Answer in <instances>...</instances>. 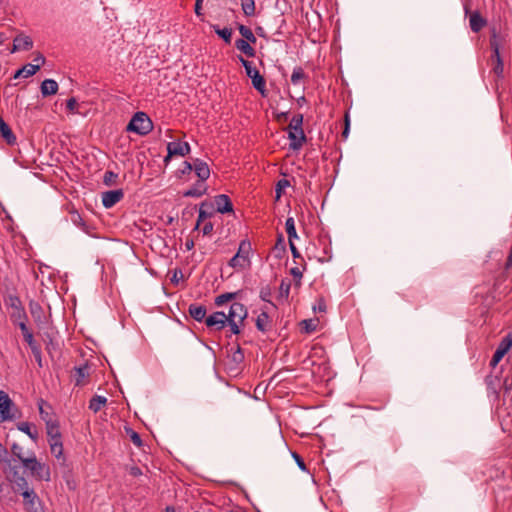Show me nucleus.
I'll list each match as a JSON object with an SVG mask.
<instances>
[{"label":"nucleus","instance_id":"nucleus-38","mask_svg":"<svg viewBox=\"0 0 512 512\" xmlns=\"http://www.w3.org/2000/svg\"><path fill=\"white\" fill-rule=\"evenodd\" d=\"M302 124H303V115L302 114H296V115H294L292 117V119H291V121L289 123L288 129L303 130Z\"/></svg>","mask_w":512,"mask_h":512},{"label":"nucleus","instance_id":"nucleus-34","mask_svg":"<svg viewBox=\"0 0 512 512\" xmlns=\"http://www.w3.org/2000/svg\"><path fill=\"white\" fill-rule=\"evenodd\" d=\"M286 233L288 235L289 242L293 241L294 238H297V232L295 228V221L293 217H288L285 222Z\"/></svg>","mask_w":512,"mask_h":512},{"label":"nucleus","instance_id":"nucleus-16","mask_svg":"<svg viewBox=\"0 0 512 512\" xmlns=\"http://www.w3.org/2000/svg\"><path fill=\"white\" fill-rule=\"evenodd\" d=\"M29 311L34 321L38 325L45 324L46 316L41 305L36 301H30L29 303Z\"/></svg>","mask_w":512,"mask_h":512},{"label":"nucleus","instance_id":"nucleus-35","mask_svg":"<svg viewBox=\"0 0 512 512\" xmlns=\"http://www.w3.org/2000/svg\"><path fill=\"white\" fill-rule=\"evenodd\" d=\"M512 347V331L507 333V335L501 340L500 344L497 347V351L506 354Z\"/></svg>","mask_w":512,"mask_h":512},{"label":"nucleus","instance_id":"nucleus-51","mask_svg":"<svg viewBox=\"0 0 512 512\" xmlns=\"http://www.w3.org/2000/svg\"><path fill=\"white\" fill-rule=\"evenodd\" d=\"M226 324L229 325L230 330L233 334H239L240 333V325L243 323H240L239 321H233V322H227Z\"/></svg>","mask_w":512,"mask_h":512},{"label":"nucleus","instance_id":"nucleus-19","mask_svg":"<svg viewBox=\"0 0 512 512\" xmlns=\"http://www.w3.org/2000/svg\"><path fill=\"white\" fill-rule=\"evenodd\" d=\"M193 170H195V173L198 176L199 181H201V182H204L210 176V169H209L207 163L203 162L200 159H196L194 161V169Z\"/></svg>","mask_w":512,"mask_h":512},{"label":"nucleus","instance_id":"nucleus-15","mask_svg":"<svg viewBox=\"0 0 512 512\" xmlns=\"http://www.w3.org/2000/svg\"><path fill=\"white\" fill-rule=\"evenodd\" d=\"M33 41L29 36L24 34L17 35L13 40L12 52L16 51H28L32 49Z\"/></svg>","mask_w":512,"mask_h":512},{"label":"nucleus","instance_id":"nucleus-50","mask_svg":"<svg viewBox=\"0 0 512 512\" xmlns=\"http://www.w3.org/2000/svg\"><path fill=\"white\" fill-rule=\"evenodd\" d=\"M290 274L297 280V284L300 285V280L302 278V271L298 267H293L290 269Z\"/></svg>","mask_w":512,"mask_h":512},{"label":"nucleus","instance_id":"nucleus-36","mask_svg":"<svg viewBox=\"0 0 512 512\" xmlns=\"http://www.w3.org/2000/svg\"><path fill=\"white\" fill-rule=\"evenodd\" d=\"M238 30H239V33L244 38V40H246V41H248L250 43H253V44L256 43L257 39H256L255 35L253 34L252 30L249 27L240 24L238 26Z\"/></svg>","mask_w":512,"mask_h":512},{"label":"nucleus","instance_id":"nucleus-10","mask_svg":"<svg viewBox=\"0 0 512 512\" xmlns=\"http://www.w3.org/2000/svg\"><path fill=\"white\" fill-rule=\"evenodd\" d=\"M167 152V158L185 156L190 153V145L188 142H169L167 144Z\"/></svg>","mask_w":512,"mask_h":512},{"label":"nucleus","instance_id":"nucleus-61","mask_svg":"<svg viewBox=\"0 0 512 512\" xmlns=\"http://www.w3.org/2000/svg\"><path fill=\"white\" fill-rule=\"evenodd\" d=\"M194 169V164L192 165L190 162L185 161L184 162V168L181 170L183 174L189 173Z\"/></svg>","mask_w":512,"mask_h":512},{"label":"nucleus","instance_id":"nucleus-11","mask_svg":"<svg viewBox=\"0 0 512 512\" xmlns=\"http://www.w3.org/2000/svg\"><path fill=\"white\" fill-rule=\"evenodd\" d=\"M124 193L122 189L110 190L102 193V204L105 208H111L122 200Z\"/></svg>","mask_w":512,"mask_h":512},{"label":"nucleus","instance_id":"nucleus-48","mask_svg":"<svg viewBox=\"0 0 512 512\" xmlns=\"http://www.w3.org/2000/svg\"><path fill=\"white\" fill-rule=\"evenodd\" d=\"M33 356L35 357V360L37 361L39 367H42V356H41V349L39 346L32 347L31 349Z\"/></svg>","mask_w":512,"mask_h":512},{"label":"nucleus","instance_id":"nucleus-2","mask_svg":"<svg viewBox=\"0 0 512 512\" xmlns=\"http://www.w3.org/2000/svg\"><path fill=\"white\" fill-rule=\"evenodd\" d=\"M127 131L145 136L153 129V123L145 112H136L127 125Z\"/></svg>","mask_w":512,"mask_h":512},{"label":"nucleus","instance_id":"nucleus-45","mask_svg":"<svg viewBox=\"0 0 512 512\" xmlns=\"http://www.w3.org/2000/svg\"><path fill=\"white\" fill-rule=\"evenodd\" d=\"M290 287H291L290 282L282 280L280 287H279L280 296L283 298H288L289 293H290Z\"/></svg>","mask_w":512,"mask_h":512},{"label":"nucleus","instance_id":"nucleus-60","mask_svg":"<svg viewBox=\"0 0 512 512\" xmlns=\"http://www.w3.org/2000/svg\"><path fill=\"white\" fill-rule=\"evenodd\" d=\"M314 310H318L320 312H325L326 311V304L324 302V300L321 298L318 300V303L316 306H314Z\"/></svg>","mask_w":512,"mask_h":512},{"label":"nucleus","instance_id":"nucleus-27","mask_svg":"<svg viewBox=\"0 0 512 512\" xmlns=\"http://www.w3.org/2000/svg\"><path fill=\"white\" fill-rule=\"evenodd\" d=\"M46 430L48 435V440H59L61 439V433L59 430V425L56 420H52L50 422L45 423Z\"/></svg>","mask_w":512,"mask_h":512},{"label":"nucleus","instance_id":"nucleus-22","mask_svg":"<svg viewBox=\"0 0 512 512\" xmlns=\"http://www.w3.org/2000/svg\"><path fill=\"white\" fill-rule=\"evenodd\" d=\"M207 192L204 182L198 181L190 189L183 192L184 197H201Z\"/></svg>","mask_w":512,"mask_h":512},{"label":"nucleus","instance_id":"nucleus-6","mask_svg":"<svg viewBox=\"0 0 512 512\" xmlns=\"http://www.w3.org/2000/svg\"><path fill=\"white\" fill-rule=\"evenodd\" d=\"M18 469L19 466L14 467L12 473L7 475L10 481L14 484V491L20 492L23 496L26 494V491H32L34 489L30 488L27 480L23 476L19 475Z\"/></svg>","mask_w":512,"mask_h":512},{"label":"nucleus","instance_id":"nucleus-62","mask_svg":"<svg viewBox=\"0 0 512 512\" xmlns=\"http://www.w3.org/2000/svg\"><path fill=\"white\" fill-rule=\"evenodd\" d=\"M289 246H290L291 253H292L293 257L294 258L300 257V253L297 250L296 246L294 245L293 241L289 242Z\"/></svg>","mask_w":512,"mask_h":512},{"label":"nucleus","instance_id":"nucleus-13","mask_svg":"<svg viewBox=\"0 0 512 512\" xmlns=\"http://www.w3.org/2000/svg\"><path fill=\"white\" fill-rule=\"evenodd\" d=\"M227 323L226 314L221 311L214 312L205 318L207 327H215L216 330H222Z\"/></svg>","mask_w":512,"mask_h":512},{"label":"nucleus","instance_id":"nucleus-5","mask_svg":"<svg viewBox=\"0 0 512 512\" xmlns=\"http://www.w3.org/2000/svg\"><path fill=\"white\" fill-rule=\"evenodd\" d=\"M239 61L245 68L247 76L251 79L253 87L259 91L262 95H265L266 81L259 71L252 66V62L239 56Z\"/></svg>","mask_w":512,"mask_h":512},{"label":"nucleus","instance_id":"nucleus-31","mask_svg":"<svg viewBox=\"0 0 512 512\" xmlns=\"http://www.w3.org/2000/svg\"><path fill=\"white\" fill-rule=\"evenodd\" d=\"M38 408H39V414H40V417L41 419L47 423V422H50L53 419L51 413L49 412V409H50V406L46 404V402L44 400H40L38 402Z\"/></svg>","mask_w":512,"mask_h":512},{"label":"nucleus","instance_id":"nucleus-30","mask_svg":"<svg viewBox=\"0 0 512 512\" xmlns=\"http://www.w3.org/2000/svg\"><path fill=\"white\" fill-rule=\"evenodd\" d=\"M107 403V398L100 395H95L89 402V409L93 412H98Z\"/></svg>","mask_w":512,"mask_h":512},{"label":"nucleus","instance_id":"nucleus-26","mask_svg":"<svg viewBox=\"0 0 512 512\" xmlns=\"http://www.w3.org/2000/svg\"><path fill=\"white\" fill-rule=\"evenodd\" d=\"M39 69H40L39 64L28 63L15 73L14 78H18L20 76H22L24 78H28V77L34 75Z\"/></svg>","mask_w":512,"mask_h":512},{"label":"nucleus","instance_id":"nucleus-53","mask_svg":"<svg viewBox=\"0 0 512 512\" xmlns=\"http://www.w3.org/2000/svg\"><path fill=\"white\" fill-rule=\"evenodd\" d=\"M301 325H303V328L307 333H310L315 330V325L313 324L312 320H303Z\"/></svg>","mask_w":512,"mask_h":512},{"label":"nucleus","instance_id":"nucleus-52","mask_svg":"<svg viewBox=\"0 0 512 512\" xmlns=\"http://www.w3.org/2000/svg\"><path fill=\"white\" fill-rule=\"evenodd\" d=\"M289 186V181L286 180V179H281L278 181L277 183V188H276V192H277V197L279 198L280 195H281V191L282 189H284L285 187Z\"/></svg>","mask_w":512,"mask_h":512},{"label":"nucleus","instance_id":"nucleus-1","mask_svg":"<svg viewBox=\"0 0 512 512\" xmlns=\"http://www.w3.org/2000/svg\"><path fill=\"white\" fill-rule=\"evenodd\" d=\"M22 465L24 468L30 471L31 475L35 479L46 482L50 481L51 473L49 466L39 462L35 455L27 457V459H22Z\"/></svg>","mask_w":512,"mask_h":512},{"label":"nucleus","instance_id":"nucleus-63","mask_svg":"<svg viewBox=\"0 0 512 512\" xmlns=\"http://www.w3.org/2000/svg\"><path fill=\"white\" fill-rule=\"evenodd\" d=\"M243 359V353L241 349L238 347L237 350L233 354L234 361H241Z\"/></svg>","mask_w":512,"mask_h":512},{"label":"nucleus","instance_id":"nucleus-49","mask_svg":"<svg viewBox=\"0 0 512 512\" xmlns=\"http://www.w3.org/2000/svg\"><path fill=\"white\" fill-rule=\"evenodd\" d=\"M24 337V340L27 342V344L29 345L30 349H32V347H36L38 346L34 340V337H33V334L32 332L30 331L29 333H26L23 335Z\"/></svg>","mask_w":512,"mask_h":512},{"label":"nucleus","instance_id":"nucleus-23","mask_svg":"<svg viewBox=\"0 0 512 512\" xmlns=\"http://www.w3.org/2000/svg\"><path fill=\"white\" fill-rule=\"evenodd\" d=\"M188 312H189L190 316L198 322H202L206 318V308L203 305H199V304H195V303L190 304L189 308H188Z\"/></svg>","mask_w":512,"mask_h":512},{"label":"nucleus","instance_id":"nucleus-28","mask_svg":"<svg viewBox=\"0 0 512 512\" xmlns=\"http://www.w3.org/2000/svg\"><path fill=\"white\" fill-rule=\"evenodd\" d=\"M236 48L244 53L248 57H254L255 56V49L250 45V42L244 40V39H237L235 41Z\"/></svg>","mask_w":512,"mask_h":512},{"label":"nucleus","instance_id":"nucleus-33","mask_svg":"<svg viewBox=\"0 0 512 512\" xmlns=\"http://www.w3.org/2000/svg\"><path fill=\"white\" fill-rule=\"evenodd\" d=\"M269 316L266 311H262L256 319V327L259 331L265 332L268 329Z\"/></svg>","mask_w":512,"mask_h":512},{"label":"nucleus","instance_id":"nucleus-57","mask_svg":"<svg viewBox=\"0 0 512 512\" xmlns=\"http://www.w3.org/2000/svg\"><path fill=\"white\" fill-rule=\"evenodd\" d=\"M270 294H271V293H270V291H269V290H261V292H260V298H261L263 301H267V302H269L273 307H275V305H274L272 302H270V300H269V296H270Z\"/></svg>","mask_w":512,"mask_h":512},{"label":"nucleus","instance_id":"nucleus-18","mask_svg":"<svg viewBox=\"0 0 512 512\" xmlns=\"http://www.w3.org/2000/svg\"><path fill=\"white\" fill-rule=\"evenodd\" d=\"M0 462L4 465L7 474H11L14 467H18L16 461L9 456L8 450L0 443Z\"/></svg>","mask_w":512,"mask_h":512},{"label":"nucleus","instance_id":"nucleus-21","mask_svg":"<svg viewBox=\"0 0 512 512\" xmlns=\"http://www.w3.org/2000/svg\"><path fill=\"white\" fill-rule=\"evenodd\" d=\"M469 24L471 30L477 33L487 24V21L480 15L478 11H475L470 14Z\"/></svg>","mask_w":512,"mask_h":512},{"label":"nucleus","instance_id":"nucleus-12","mask_svg":"<svg viewBox=\"0 0 512 512\" xmlns=\"http://www.w3.org/2000/svg\"><path fill=\"white\" fill-rule=\"evenodd\" d=\"M10 306L13 309L11 319L13 322L19 320H27V314L22 306L20 299L17 296L10 297Z\"/></svg>","mask_w":512,"mask_h":512},{"label":"nucleus","instance_id":"nucleus-46","mask_svg":"<svg viewBox=\"0 0 512 512\" xmlns=\"http://www.w3.org/2000/svg\"><path fill=\"white\" fill-rule=\"evenodd\" d=\"M128 434L130 436V440L133 442L134 445H136L137 447L142 446V444H143L142 439L137 432L130 429V430H128Z\"/></svg>","mask_w":512,"mask_h":512},{"label":"nucleus","instance_id":"nucleus-7","mask_svg":"<svg viewBox=\"0 0 512 512\" xmlns=\"http://www.w3.org/2000/svg\"><path fill=\"white\" fill-rule=\"evenodd\" d=\"M490 46L493 51L492 61L495 62L494 66H493V71L497 76H502L504 67H503V61L501 59L500 52H499V44L496 39L495 30L493 31L492 37L490 39Z\"/></svg>","mask_w":512,"mask_h":512},{"label":"nucleus","instance_id":"nucleus-54","mask_svg":"<svg viewBox=\"0 0 512 512\" xmlns=\"http://www.w3.org/2000/svg\"><path fill=\"white\" fill-rule=\"evenodd\" d=\"M77 106H78V104H77V101L75 98H69L66 102V107L71 112H75L77 109Z\"/></svg>","mask_w":512,"mask_h":512},{"label":"nucleus","instance_id":"nucleus-37","mask_svg":"<svg viewBox=\"0 0 512 512\" xmlns=\"http://www.w3.org/2000/svg\"><path fill=\"white\" fill-rule=\"evenodd\" d=\"M215 33L221 37L226 43L231 42L232 30L230 28L224 27L219 28L218 26H213Z\"/></svg>","mask_w":512,"mask_h":512},{"label":"nucleus","instance_id":"nucleus-29","mask_svg":"<svg viewBox=\"0 0 512 512\" xmlns=\"http://www.w3.org/2000/svg\"><path fill=\"white\" fill-rule=\"evenodd\" d=\"M17 428L27 434L33 441H37L38 439V431L37 429L32 425L30 424L29 422H20L18 425H17Z\"/></svg>","mask_w":512,"mask_h":512},{"label":"nucleus","instance_id":"nucleus-32","mask_svg":"<svg viewBox=\"0 0 512 512\" xmlns=\"http://www.w3.org/2000/svg\"><path fill=\"white\" fill-rule=\"evenodd\" d=\"M50 445L51 453L57 458L60 459L63 456V444L62 440H48Z\"/></svg>","mask_w":512,"mask_h":512},{"label":"nucleus","instance_id":"nucleus-3","mask_svg":"<svg viewBox=\"0 0 512 512\" xmlns=\"http://www.w3.org/2000/svg\"><path fill=\"white\" fill-rule=\"evenodd\" d=\"M19 414V409L11 400L9 395L0 390V421H11L17 418Z\"/></svg>","mask_w":512,"mask_h":512},{"label":"nucleus","instance_id":"nucleus-59","mask_svg":"<svg viewBox=\"0 0 512 512\" xmlns=\"http://www.w3.org/2000/svg\"><path fill=\"white\" fill-rule=\"evenodd\" d=\"M213 231V224L211 222H207L204 224L202 228V232L204 235H209Z\"/></svg>","mask_w":512,"mask_h":512},{"label":"nucleus","instance_id":"nucleus-58","mask_svg":"<svg viewBox=\"0 0 512 512\" xmlns=\"http://www.w3.org/2000/svg\"><path fill=\"white\" fill-rule=\"evenodd\" d=\"M349 125H350V121H349V115L346 114L345 115V127H344V130L342 132V136L344 138H347L348 134H349Z\"/></svg>","mask_w":512,"mask_h":512},{"label":"nucleus","instance_id":"nucleus-9","mask_svg":"<svg viewBox=\"0 0 512 512\" xmlns=\"http://www.w3.org/2000/svg\"><path fill=\"white\" fill-rule=\"evenodd\" d=\"M248 315L246 307L239 302H234L230 306L229 313L226 315L227 322L239 321L243 323Z\"/></svg>","mask_w":512,"mask_h":512},{"label":"nucleus","instance_id":"nucleus-4","mask_svg":"<svg viewBox=\"0 0 512 512\" xmlns=\"http://www.w3.org/2000/svg\"><path fill=\"white\" fill-rule=\"evenodd\" d=\"M251 252V244L247 240H243L239 244L237 253L230 259L229 266L234 269H244L250 264L249 254Z\"/></svg>","mask_w":512,"mask_h":512},{"label":"nucleus","instance_id":"nucleus-25","mask_svg":"<svg viewBox=\"0 0 512 512\" xmlns=\"http://www.w3.org/2000/svg\"><path fill=\"white\" fill-rule=\"evenodd\" d=\"M0 134L5 139V141L12 145L16 142V137L13 134L12 130L8 126V124L0 117Z\"/></svg>","mask_w":512,"mask_h":512},{"label":"nucleus","instance_id":"nucleus-17","mask_svg":"<svg viewBox=\"0 0 512 512\" xmlns=\"http://www.w3.org/2000/svg\"><path fill=\"white\" fill-rule=\"evenodd\" d=\"M215 204L217 212L219 213H230L233 212V205L230 198L225 194H220L215 197Z\"/></svg>","mask_w":512,"mask_h":512},{"label":"nucleus","instance_id":"nucleus-47","mask_svg":"<svg viewBox=\"0 0 512 512\" xmlns=\"http://www.w3.org/2000/svg\"><path fill=\"white\" fill-rule=\"evenodd\" d=\"M504 356H505L504 353L499 352V351L496 350L494 355H493V357H492V359H491V361H490V366L492 368H495L498 365V363L502 360V358Z\"/></svg>","mask_w":512,"mask_h":512},{"label":"nucleus","instance_id":"nucleus-20","mask_svg":"<svg viewBox=\"0 0 512 512\" xmlns=\"http://www.w3.org/2000/svg\"><path fill=\"white\" fill-rule=\"evenodd\" d=\"M74 380L76 386H82L85 384L86 378L89 376V365L87 363L74 368Z\"/></svg>","mask_w":512,"mask_h":512},{"label":"nucleus","instance_id":"nucleus-42","mask_svg":"<svg viewBox=\"0 0 512 512\" xmlns=\"http://www.w3.org/2000/svg\"><path fill=\"white\" fill-rule=\"evenodd\" d=\"M207 205V203L203 202L200 206V209H199V215H198V219H197V223H196V229L199 227L200 223L204 220H206L207 218H209L212 214L209 213V212H206L204 210V207Z\"/></svg>","mask_w":512,"mask_h":512},{"label":"nucleus","instance_id":"nucleus-14","mask_svg":"<svg viewBox=\"0 0 512 512\" xmlns=\"http://www.w3.org/2000/svg\"><path fill=\"white\" fill-rule=\"evenodd\" d=\"M288 138L291 141L289 144L290 149L299 150L306 141V136L303 130L288 129Z\"/></svg>","mask_w":512,"mask_h":512},{"label":"nucleus","instance_id":"nucleus-41","mask_svg":"<svg viewBox=\"0 0 512 512\" xmlns=\"http://www.w3.org/2000/svg\"><path fill=\"white\" fill-rule=\"evenodd\" d=\"M305 77V73L301 67H297L293 70V73L291 75V82L294 85H297L300 83V81Z\"/></svg>","mask_w":512,"mask_h":512},{"label":"nucleus","instance_id":"nucleus-39","mask_svg":"<svg viewBox=\"0 0 512 512\" xmlns=\"http://www.w3.org/2000/svg\"><path fill=\"white\" fill-rule=\"evenodd\" d=\"M237 296V293H224V294H221V295H218L216 298H215V304L217 306H222L223 304H225L226 302L228 301H231L233 299H235Z\"/></svg>","mask_w":512,"mask_h":512},{"label":"nucleus","instance_id":"nucleus-55","mask_svg":"<svg viewBox=\"0 0 512 512\" xmlns=\"http://www.w3.org/2000/svg\"><path fill=\"white\" fill-rule=\"evenodd\" d=\"M293 458L295 459L298 467L302 471H306V464H305L304 460L301 458V456H299L297 453H293Z\"/></svg>","mask_w":512,"mask_h":512},{"label":"nucleus","instance_id":"nucleus-43","mask_svg":"<svg viewBox=\"0 0 512 512\" xmlns=\"http://www.w3.org/2000/svg\"><path fill=\"white\" fill-rule=\"evenodd\" d=\"M118 175L112 171H106L103 177V182L107 186H112L116 183Z\"/></svg>","mask_w":512,"mask_h":512},{"label":"nucleus","instance_id":"nucleus-8","mask_svg":"<svg viewBox=\"0 0 512 512\" xmlns=\"http://www.w3.org/2000/svg\"><path fill=\"white\" fill-rule=\"evenodd\" d=\"M23 505L26 512H43L40 499L34 490L26 491L23 495Z\"/></svg>","mask_w":512,"mask_h":512},{"label":"nucleus","instance_id":"nucleus-64","mask_svg":"<svg viewBox=\"0 0 512 512\" xmlns=\"http://www.w3.org/2000/svg\"><path fill=\"white\" fill-rule=\"evenodd\" d=\"M34 62H36V64H39L41 66L42 64L45 63V57L42 54L38 53L34 58Z\"/></svg>","mask_w":512,"mask_h":512},{"label":"nucleus","instance_id":"nucleus-56","mask_svg":"<svg viewBox=\"0 0 512 512\" xmlns=\"http://www.w3.org/2000/svg\"><path fill=\"white\" fill-rule=\"evenodd\" d=\"M26 321L27 320H19V321L13 322L14 324L18 325V327L20 328V330L22 332V335L30 332V330L28 329V327L26 325Z\"/></svg>","mask_w":512,"mask_h":512},{"label":"nucleus","instance_id":"nucleus-24","mask_svg":"<svg viewBox=\"0 0 512 512\" xmlns=\"http://www.w3.org/2000/svg\"><path fill=\"white\" fill-rule=\"evenodd\" d=\"M58 91V83L53 79H46L41 84V93L45 96L56 94Z\"/></svg>","mask_w":512,"mask_h":512},{"label":"nucleus","instance_id":"nucleus-40","mask_svg":"<svg viewBox=\"0 0 512 512\" xmlns=\"http://www.w3.org/2000/svg\"><path fill=\"white\" fill-rule=\"evenodd\" d=\"M242 10L246 16H253L255 14L254 0H245L242 3Z\"/></svg>","mask_w":512,"mask_h":512},{"label":"nucleus","instance_id":"nucleus-44","mask_svg":"<svg viewBox=\"0 0 512 512\" xmlns=\"http://www.w3.org/2000/svg\"><path fill=\"white\" fill-rule=\"evenodd\" d=\"M22 451H23V448L17 443H13V445L11 446V452H12L13 456L16 457L21 463H22V459H27V457H24L22 455Z\"/></svg>","mask_w":512,"mask_h":512}]
</instances>
